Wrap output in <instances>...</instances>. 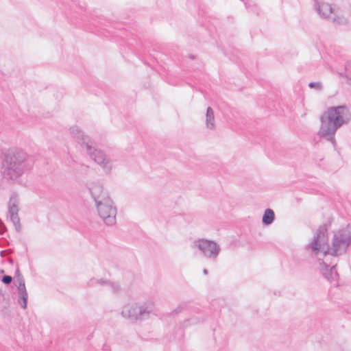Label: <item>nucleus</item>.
<instances>
[{
    "instance_id": "obj_1",
    "label": "nucleus",
    "mask_w": 351,
    "mask_h": 351,
    "mask_svg": "<svg viewBox=\"0 0 351 351\" xmlns=\"http://www.w3.org/2000/svg\"><path fill=\"white\" fill-rule=\"evenodd\" d=\"M328 225L324 223L317 230L312 242L306 246L314 255L322 252L325 258L331 255L336 259L346 253L351 244V232L348 227L334 232L332 245L328 244Z\"/></svg>"
},
{
    "instance_id": "obj_2",
    "label": "nucleus",
    "mask_w": 351,
    "mask_h": 351,
    "mask_svg": "<svg viewBox=\"0 0 351 351\" xmlns=\"http://www.w3.org/2000/svg\"><path fill=\"white\" fill-rule=\"evenodd\" d=\"M350 118L351 113L346 106L329 107L320 117L321 126L318 135L334 144L337 130L348 123Z\"/></svg>"
},
{
    "instance_id": "obj_3",
    "label": "nucleus",
    "mask_w": 351,
    "mask_h": 351,
    "mask_svg": "<svg viewBox=\"0 0 351 351\" xmlns=\"http://www.w3.org/2000/svg\"><path fill=\"white\" fill-rule=\"evenodd\" d=\"M27 154L21 149H15L5 154L1 164V174L4 179L14 180L19 178L27 168Z\"/></svg>"
},
{
    "instance_id": "obj_4",
    "label": "nucleus",
    "mask_w": 351,
    "mask_h": 351,
    "mask_svg": "<svg viewBox=\"0 0 351 351\" xmlns=\"http://www.w3.org/2000/svg\"><path fill=\"white\" fill-rule=\"evenodd\" d=\"M70 132L77 143L82 147L86 148L90 157L99 165L106 173H108L112 168L110 160L101 150L95 147V143L88 136L85 135L78 126L71 127Z\"/></svg>"
},
{
    "instance_id": "obj_5",
    "label": "nucleus",
    "mask_w": 351,
    "mask_h": 351,
    "mask_svg": "<svg viewBox=\"0 0 351 351\" xmlns=\"http://www.w3.org/2000/svg\"><path fill=\"white\" fill-rule=\"evenodd\" d=\"M154 311V305L152 303L138 306L137 304L125 306L121 311L123 317L130 321H141L149 317Z\"/></svg>"
},
{
    "instance_id": "obj_6",
    "label": "nucleus",
    "mask_w": 351,
    "mask_h": 351,
    "mask_svg": "<svg viewBox=\"0 0 351 351\" xmlns=\"http://www.w3.org/2000/svg\"><path fill=\"white\" fill-rule=\"evenodd\" d=\"M314 7L318 14L323 19H326L333 23L341 25L347 23V19L339 14V10L332 8L328 3L315 1Z\"/></svg>"
},
{
    "instance_id": "obj_7",
    "label": "nucleus",
    "mask_w": 351,
    "mask_h": 351,
    "mask_svg": "<svg viewBox=\"0 0 351 351\" xmlns=\"http://www.w3.org/2000/svg\"><path fill=\"white\" fill-rule=\"evenodd\" d=\"M193 247L198 248L205 257L211 260H215L221 250L215 241L206 239L195 240L193 242Z\"/></svg>"
},
{
    "instance_id": "obj_8",
    "label": "nucleus",
    "mask_w": 351,
    "mask_h": 351,
    "mask_svg": "<svg viewBox=\"0 0 351 351\" xmlns=\"http://www.w3.org/2000/svg\"><path fill=\"white\" fill-rule=\"evenodd\" d=\"M99 217L106 225L112 226L116 223L117 208L112 199H107L102 204L96 206Z\"/></svg>"
},
{
    "instance_id": "obj_9",
    "label": "nucleus",
    "mask_w": 351,
    "mask_h": 351,
    "mask_svg": "<svg viewBox=\"0 0 351 351\" xmlns=\"http://www.w3.org/2000/svg\"><path fill=\"white\" fill-rule=\"evenodd\" d=\"M19 208L16 204V198L14 195H12L8 203V213L10 215V220L15 227L17 232H21V226L20 223V219L18 215Z\"/></svg>"
},
{
    "instance_id": "obj_10",
    "label": "nucleus",
    "mask_w": 351,
    "mask_h": 351,
    "mask_svg": "<svg viewBox=\"0 0 351 351\" xmlns=\"http://www.w3.org/2000/svg\"><path fill=\"white\" fill-rule=\"evenodd\" d=\"M90 192L96 206L107 202V199H111L103 186L99 184H94L90 189Z\"/></svg>"
},
{
    "instance_id": "obj_11",
    "label": "nucleus",
    "mask_w": 351,
    "mask_h": 351,
    "mask_svg": "<svg viewBox=\"0 0 351 351\" xmlns=\"http://www.w3.org/2000/svg\"><path fill=\"white\" fill-rule=\"evenodd\" d=\"M328 260L326 258L323 261L321 265V270L323 276L328 281L335 280L338 277V273L336 269V264L332 265V263H327Z\"/></svg>"
},
{
    "instance_id": "obj_12",
    "label": "nucleus",
    "mask_w": 351,
    "mask_h": 351,
    "mask_svg": "<svg viewBox=\"0 0 351 351\" xmlns=\"http://www.w3.org/2000/svg\"><path fill=\"white\" fill-rule=\"evenodd\" d=\"M95 282L101 285H106L109 287L110 290L114 293H117L120 290V286L116 283L112 282L108 280H105L104 279H99V280H91V284L93 285Z\"/></svg>"
},
{
    "instance_id": "obj_13",
    "label": "nucleus",
    "mask_w": 351,
    "mask_h": 351,
    "mask_svg": "<svg viewBox=\"0 0 351 351\" xmlns=\"http://www.w3.org/2000/svg\"><path fill=\"white\" fill-rule=\"evenodd\" d=\"M206 124L208 129L213 130L215 128V116L213 108L210 106L207 108L206 114Z\"/></svg>"
},
{
    "instance_id": "obj_14",
    "label": "nucleus",
    "mask_w": 351,
    "mask_h": 351,
    "mask_svg": "<svg viewBox=\"0 0 351 351\" xmlns=\"http://www.w3.org/2000/svg\"><path fill=\"white\" fill-rule=\"evenodd\" d=\"M275 219V213L273 210L267 208L263 215L262 222L263 225L268 226L271 224Z\"/></svg>"
},
{
    "instance_id": "obj_15",
    "label": "nucleus",
    "mask_w": 351,
    "mask_h": 351,
    "mask_svg": "<svg viewBox=\"0 0 351 351\" xmlns=\"http://www.w3.org/2000/svg\"><path fill=\"white\" fill-rule=\"evenodd\" d=\"M27 293L19 295L18 303L24 309L27 308Z\"/></svg>"
},
{
    "instance_id": "obj_16",
    "label": "nucleus",
    "mask_w": 351,
    "mask_h": 351,
    "mask_svg": "<svg viewBox=\"0 0 351 351\" xmlns=\"http://www.w3.org/2000/svg\"><path fill=\"white\" fill-rule=\"evenodd\" d=\"M308 87L311 88H315L317 90L322 89V84L319 82H313L308 84Z\"/></svg>"
},
{
    "instance_id": "obj_17",
    "label": "nucleus",
    "mask_w": 351,
    "mask_h": 351,
    "mask_svg": "<svg viewBox=\"0 0 351 351\" xmlns=\"http://www.w3.org/2000/svg\"><path fill=\"white\" fill-rule=\"evenodd\" d=\"M16 286H17L19 295L27 293L25 288V284H21V282L19 285H16Z\"/></svg>"
},
{
    "instance_id": "obj_18",
    "label": "nucleus",
    "mask_w": 351,
    "mask_h": 351,
    "mask_svg": "<svg viewBox=\"0 0 351 351\" xmlns=\"http://www.w3.org/2000/svg\"><path fill=\"white\" fill-rule=\"evenodd\" d=\"M1 281L5 285H10L12 282V277L11 276H9V275H4L1 278Z\"/></svg>"
},
{
    "instance_id": "obj_19",
    "label": "nucleus",
    "mask_w": 351,
    "mask_h": 351,
    "mask_svg": "<svg viewBox=\"0 0 351 351\" xmlns=\"http://www.w3.org/2000/svg\"><path fill=\"white\" fill-rule=\"evenodd\" d=\"M204 319L200 318H191L186 321V322L189 323V324H197L198 322H202Z\"/></svg>"
},
{
    "instance_id": "obj_20",
    "label": "nucleus",
    "mask_w": 351,
    "mask_h": 351,
    "mask_svg": "<svg viewBox=\"0 0 351 351\" xmlns=\"http://www.w3.org/2000/svg\"><path fill=\"white\" fill-rule=\"evenodd\" d=\"M6 231V227L3 222L0 219V235H3L4 232Z\"/></svg>"
},
{
    "instance_id": "obj_21",
    "label": "nucleus",
    "mask_w": 351,
    "mask_h": 351,
    "mask_svg": "<svg viewBox=\"0 0 351 351\" xmlns=\"http://www.w3.org/2000/svg\"><path fill=\"white\" fill-rule=\"evenodd\" d=\"M21 282V284H25V279L23 276H21L19 278H16V280H15L16 285H19Z\"/></svg>"
},
{
    "instance_id": "obj_22",
    "label": "nucleus",
    "mask_w": 351,
    "mask_h": 351,
    "mask_svg": "<svg viewBox=\"0 0 351 351\" xmlns=\"http://www.w3.org/2000/svg\"><path fill=\"white\" fill-rule=\"evenodd\" d=\"M186 306V304H182L180 306H178L177 308L175 309L174 313H180Z\"/></svg>"
},
{
    "instance_id": "obj_23",
    "label": "nucleus",
    "mask_w": 351,
    "mask_h": 351,
    "mask_svg": "<svg viewBox=\"0 0 351 351\" xmlns=\"http://www.w3.org/2000/svg\"><path fill=\"white\" fill-rule=\"evenodd\" d=\"M23 276L20 271L19 268L17 267L16 271H15V276L14 278H19V276Z\"/></svg>"
},
{
    "instance_id": "obj_24",
    "label": "nucleus",
    "mask_w": 351,
    "mask_h": 351,
    "mask_svg": "<svg viewBox=\"0 0 351 351\" xmlns=\"http://www.w3.org/2000/svg\"><path fill=\"white\" fill-rule=\"evenodd\" d=\"M8 261H9V263H11V264H13V263H14V261H13V259H12V258H8Z\"/></svg>"
},
{
    "instance_id": "obj_25",
    "label": "nucleus",
    "mask_w": 351,
    "mask_h": 351,
    "mask_svg": "<svg viewBox=\"0 0 351 351\" xmlns=\"http://www.w3.org/2000/svg\"><path fill=\"white\" fill-rule=\"evenodd\" d=\"M203 273H204V274H206H206H208V270H207L206 269H203Z\"/></svg>"
},
{
    "instance_id": "obj_26",
    "label": "nucleus",
    "mask_w": 351,
    "mask_h": 351,
    "mask_svg": "<svg viewBox=\"0 0 351 351\" xmlns=\"http://www.w3.org/2000/svg\"><path fill=\"white\" fill-rule=\"evenodd\" d=\"M103 349H104V350H108V347H107L106 346H105V345H104V346Z\"/></svg>"
},
{
    "instance_id": "obj_27",
    "label": "nucleus",
    "mask_w": 351,
    "mask_h": 351,
    "mask_svg": "<svg viewBox=\"0 0 351 351\" xmlns=\"http://www.w3.org/2000/svg\"><path fill=\"white\" fill-rule=\"evenodd\" d=\"M4 252H5V251H1V252H0V254H1V256H3V253H4Z\"/></svg>"
},
{
    "instance_id": "obj_28",
    "label": "nucleus",
    "mask_w": 351,
    "mask_h": 351,
    "mask_svg": "<svg viewBox=\"0 0 351 351\" xmlns=\"http://www.w3.org/2000/svg\"><path fill=\"white\" fill-rule=\"evenodd\" d=\"M190 57H191V58H192V59H193V58H194L193 56H191Z\"/></svg>"
}]
</instances>
